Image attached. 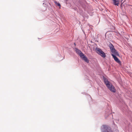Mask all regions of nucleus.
Returning a JSON list of instances; mask_svg holds the SVG:
<instances>
[{"instance_id": "1", "label": "nucleus", "mask_w": 132, "mask_h": 132, "mask_svg": "<svg viewBox=\"0 0 132 132\" xmlns=\"http://www.w3.org/2000/svg\"><path fill=\"white\" fill-rule=\"evenodd\" d=\"M104 81L106 86L113 93L116 92V89L115 87L109 81L106 79H104Z\"/></svg>"}, {"instance_id": "2", "label": "nucleus", "mask_w": 132, "mask_h": 132, "mask_svg": "<svg viewBox=\"0 0 132 132\" xmlns=\"http://www.w3.org/2000/svg\"><path fill=\"white\" fill-rule=\"evenodd\" d=\"M76 51L77 53L79 55L82 60L87 63L89 62V61L88 60L80 51L77 48L76 49Z\"/></svg>"}, {"instance_id": "3", "label": "nucleus", "mask_w": 132, "mask_h": 132, "mask_svg": "<svg viewBox=\"0 0 132 132\" xmlns=\"http://www.w3.org/2000/svg\"><path fill=\"white\" fill-rule=\"evenodd\" d=\"M102 132H112L111 128L107 125H104L101 127Z\"/></svg>"}, {"instance_id": "4", "label": "nucleus", "mask_w": 132, "mask_h": 132, "mask_svg": "<svg viewBox=\"0 0 132 132\" xmlns=\"http://www.w3.org/2000/svg\"><path fill=\"white\" fill-rule=\"evenodd\" d=\"M109 46L110 47L111 52L113 53L112 54H114L118 56H119V54L114 49V46L112 44H109Z\"/></svg>"}, {"instance_id": "5", "label": "nucleus", "mask_w": 132, "mask_h": 132, "mask_svg": "<svg viewBox=\"0 0 132 132\" xmlns=\"http://www.w3.org/2000/svg\"><path fill=\"white\" fill-rule=\"evenodd\" d=\"M96 52L103 57L105 58L106 55L105 53L99 48H97L96 49Z\"/></svg>"}, {"instance_id": "6", "label": "nucleus", "mask_w": 132, "mask_h": 132, "mask_svg": "<svg viewBox=\"0 0 132 132\" xmlns=\"http://www.w3.org/2000/svg\"><path fill=\"white\" fill-rule=\"evenodd\" d=\"M114 54H112V55L113 57L114 60L117 63H119V64H121V62L116 56H115Z\"/></svg>"}, {"instance_id": "7", "label": "nucleus", "mask_w": 132, "mask_h": 132, "mask_svg": "<svg viewBox=\"0 0 132 132\" xmlns=\"http://www.w3.org/2000/svg\"><path fill=\"white\" fill-rule=\"evenodd\" d=\"M113 3L115 5L118 6L120 3V1L119 0H112Z\"/></svg>"}, {"instance_id": "8", "label": "nucleus", "mask_w": 132, "mask_h": 132, "mask_svg": "<svg viewBox=\"0 0 132 132\" xmlns=\"http://www.w3.org/2000/svg\"><path fill=\"white\" fill-rule=\"evenodd\" d=\"M54 2L56 5H57V6H59L60 8V7L61 5H60V4L59 3H57L56 1H54Z\"/></svg>"}, {"instance_id": "9", "label": "nucleus", "mask_w": 132, "mask_h": 132, "mask_svg": "<svg viewBox=\"0 0 132 132\" xmlns=\"http://www.w3.org/2000/svg\"><path fill=\"white\" fill-rule=\"evenodd\" d=\"M123 0H121V3H122V1H123Z\"/></svg>"}, {"instance_id": "10", "label": "nucleus", "mask_w": 132, "mask_h": 132, "mask_svg": "<svg viewBox=\"0 0 132 132\" xmlns=\"http://www.w3.org/2000/svg\"><path fill=\"white\" fill-rule=\"evenodd\" d=\"M123 2L121 3V5L123 3Z\"/></svg>"}, {"instance_id": "11", "label": "nucleus", "mask_w": 132, "mask_h": 132, "mask_svg": "<svg viewBox=\"0 0 132 132\" xmlns=\"http://www.w3.org/2000/svg\"><path fill=\"white\" fill-rule=\"evenodd\" d=\"M75 45V44L74 43Z\"/></svg>"}]
</instances>
